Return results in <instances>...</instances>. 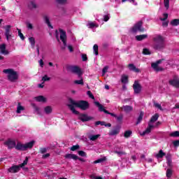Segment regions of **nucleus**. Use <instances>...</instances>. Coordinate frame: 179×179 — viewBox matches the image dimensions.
<instances>
[{
    "mask_svg": "<svg viewBox=\"0 0 179 179\" xmlns=\"http://www.w3.org/2000/svg\"><path fill=\"white\" fill-rule=\"evenodd\" d=\"M69 101L71 103L70 106H73L74 107H77L82 110L83 111H86V110H89L90 107V104L87 101L80 100L78 101H75L72 98H69Z\"/></svg>",
    "mask_w": 179,
    "mask_h": 179,
    "instance_id": "obj_2",
    "label": "nucleus"
},
{
    "mask_svg": "<svg viewBox=\"0 0 179 179\" xmlns=\"http://www.w3.org/2000/svg\"><path fill=\"white\" fill-rule=\"evenodd\" d=\"M155 107H157V108H159V110H162V105L160 103H154Z\"/></svg>",
    "mask_w": 179,
    "mask_h": 179,
    "instance_id": "obj_58",
    "label": "nucleus"
},
{
    "mask_svg": "<svg viewBox=\"0 0 179 179\" xmlns=\"http://www.w3.org/2000/svg\"><path fill=\"white\" fill-rule=\"evenodd\" d=\"M57 3H65L66 2V0H55Z\"/></svg>",
    "mask_w": 179,
    "mask_h": 179,
    "instance_id": "obj_61",
    "label": "nucleus"
},
{
    "mask_svg": "<svg viewBox=\"0 0 179 179\" xmlns=\"http://www.w3.org/2000/svg\"><path fill=\"white\" fill-rule=\"evenodd\" d=\"M47 157H50V153L45 154L42 156L43 159H47Z\"/></svg>",
    "mask_w": 179,
    "mask_h": 179,
    "instance_id": "obj_62",
    "label": "nucleus"
},
{
    "mask_svg": "<svg viewBox=\"0 0 179 179\" xmlns=\"http://www.w3.org/2000/svg\"><path fill=\"white\" fill-rule=\"evenodd\" d=\"M82 59H83V62H86V61H87V55L86 54H83Z\"/></svg>",
    "mask_w": 179,
    "mask_h": 179,
    "instance_id": "obj_55",
    "label": "nucleus"
},
{
    "mask_svg": "<svg viewBox=\"0 0 179 179\" xmlns=\"http://www.w3.org/2000/svg\"><path fill=\"white\" fill-rule=\"evenodd\" d=\"M78 155H79V156H81L82 157H86V156H87L86 152H85V151H83V150L78 151Z\"/></svg>",
    "mask_w": 179,
    "mask_h": 179,
    "instance_id": "obj_49",
    "label": "nucleus"
},
{
    "mask_svg": "<svg viewBox=\"0 0 179 179\" xmlns=\"http://www.w3.org/2000/svg\"><path fill=\"white\" fill-rule=\"evenodd\" d=\"M164 156H166V154L163 152V150H160L159 152L156 155L157 159H163Z\"/></svg>",
    "mask_w": 179,
    "mask_h": 179,
    "instance_id": "obj_26",
    "label": "nucleus"
},
{
    "mask_svg": "<svg viewBox=\"0 0 179 179\" xmlns=\"http://www.w3.org/2000/svg\"><path fill=\"white\" fill-rule=\"evenodd\" d=\"M94 104L96 107H98L99 111H101V113H105V114H108L109 115H111V117H114L115 118V117H117V115H115L113 113H110L108 112V110H106L104 108V106H103V105L101 104L100 102L99 101H95Z\"/></svg>",
    "mask_w": 179,
    "mask_h": 179,
    "instance_id": "obj_9",
    "label": "nucleus"
},
{
    "mask_svg": "<svg viewBox=\"0 0 179 179\" xmlns=\"http://www.w3.org/2000/svg\"><path fill=\"white\" fill-rule=\"evenodd\" d=\"M103 162H106V157L98 159L94 162V164H97L99 163H103Z\"/></svg>",
    "mask_w": 179,
    "mask_h": 179,
    "instance_id": "obj_42",
    "label": "nucleus"
},
{
    "mask_svg": "<svg viewBox=\"0 0 179 179\" xmlns=\"http://www.w3.org/2000/svg\"><path fill=\"white\" fill-rule=\"evenodd\" d=\"M169 83L171 86L173 87L179 88V78H174L173 80H170Z\"/></svg>",
    "mask_w": 179,
    "mask_h": 179,
    "instance_id": "obj_13",
    "label": "nucleus"
},
{
    "mask_svg": "<svg viewBox=\"0 0 179 179\" xmlns=\"http://www.w3.org/2000/svg\"><path fill=\"white\" fill-rule=\"evenodd\" d=\"M120 110H122L124 111V113H131L134 110V108L131 106H123L122 107L120 108Z\"/></svg>",
    "mask_w": 179,
    "mask_h": 179,
    "instance_id": "obj_15",
    "label": "nucleus"
},
{
    "mask_svg": "<svg viewBox=\"0 0 179 179\" xmlns=\"http://www.w3.org/2000/svg\"><path fill=\"white\" fill-rule=\"evenodd\" d=\"M43 19H44L46 24H48V27L50 29H53L52 25H51V22H50V18L48 17V16L44 15Z\"/></svg>",
    "mask_w": 179,
    "mask_h": 179,
    "instance_id": "obj_25",
    "label": "nucleus"
},
{
    "mask_svg": "<svg viewBox=\"0 0 179 179\" xmlns=\"http://www.w3.org/2000/svg\"><path fill=\"white\" fill-rule=\"evenodd\" d=\"M50 79H51L50 77H48L47 76H45L42 78V81L43 82H47L48 80H50Z\"/></svg>",
    "mask_w": 179,
    "mask_h": 179,
    "instance_id": "obj_54",
    "label": "nucleus"
},
{
    "mask_svg": "<svg viewBox=\"0 0 179 179\" xmlns=\"http://www.w3.org/2000/svg\"><path fill=\"white\" fill-rule=\"evenodd\" d=\"M163 16H164V18H160V20H162V22H165V20H167V17H169V14L164 13Z\"/></svg>",
    "mask_w": 179,
    "mask_h": 179,
    "instance_id": "obj_50",
    "label": "nucleus"
},
{
    "mask_svg": "<svg viewBox=\"0 0 179 179\" xmlns=\"http://www.w3.org/2000/svg\"><path fill=\"white\" fill-rule=\"evenodd\" d=\"M131 135H132V131L131 130H127L124 131V138H126L127 139H128V138L131 137Z\"/></svg>",
    "mask_w": 179,
    "mask_h": 179,
    "instance_id": "obj_33",
    "label": "nucleus"
},
{
    "mask_svg": "<svg viewBox=\"0 0 179 179\" xmlns=\"http://www.w3.org/2000/svg\"><path fill=\"white\" fill-rule=\"evenodd\" d=\"M155 128V126L152 125L150 123H148V127L147 129L142 133V136H144V135H146V134H150L152 131V129Z\"/></svg>",
    "mask_w": 179,
    "mask_h": 179,
    "instance_id": "obj_16",
    "label": "nucleus"
},
{
    "mask_svg": "<svg viewBox=\"0 0 179 179\" xmlns=\"http://www.w3.org/2000/svg\"><path fill=\"white\" fill-rule=\"evenodd\" d=\"M133 90L134 94H139L142 92V85H141L138 80L134 81L133 85Z\"/></svg>",
    "mask_w": 179,
    "mask_h": 179,
    "instance_id": "obj_10",
    "label": "nucleus"
},
{
    "mask_svg": "<svg viewBox=\"0 0 179 179\" xmlns=\"http://www.w3.org/2000/svg\"><path fill=\"white\" fill-rule=\"evenodd\" d=\"M27 163H29V157H26L25 159L24 160L23 163L21 164H19L20 169H24V166L27 165Z\"/></svg>",
    "mask_w": 179,
    "mask_h": 179,
    "instance_id": "obj_30",
    "label": "nucleus"
},
{
    "mask_svg": "<svg viewBox=\"0 0 179 179\" xmlns=\"http://www.w3.org/2000/svg\"><path fill=\"white\" fill-rule=\"evenodd\" d=\"M32 106L34 108V111L36 114H38V115H40V114H41V110L40 109V108H38L37 106H36V104L32 103Z\"/></svg>",
    "mask_w": 179,
    "mask_h": 179,
    "instance_id": "obj_24",
    "label": "nucleus"
},
{
    "mask_svg": "<svg viewBox=\"0 0 179 179\" xmlns=\"http://www.w3.org/2000/svg\"><path fill=\"white\" fill-rule=\"evenodd\" d=\"M132 33H143L145 31V28L143 27V21L141 20L136 22L134 27L131 28Z\"/></svg>",
    "mask_w": 179,
    "mask_h": 179,
    "instance_id": "obj_8",
    "label": "nucleus"
},
{
    "mask_svg": "<svg viewBox=\"0 0 179 179\" xmlns=\"http://www.w3.org/2000/svg\"><path fill=\"white\" fill-rule=\"evenodd\" d=\"M172 176H173V170H171V169H168L166 170V177H167V178H171Z\"/></svg>",
    "mask_w": 179,
    "mask_h": 179,
    "instance_id": "obj_38",
    "label": "nucleus"
},
{
    "mask_svg": "<svg viewBox=\"0 0 179 179\" xmlns=\"http://www.w3.org/2000/svg\"><path fill=\"white\" fill-rule=\"evenodd\" d=\"M55 36L59 43H61V41L63 43L64 47L62 48V50H65V48H66V32L59 28L58 30L55 31Z\"/></svg>",
    "mask_w": 179,
    "mask_h": 179,
    "instance_id": "obj_4",
    "label": "nucleus"
},
{
    "mask_svg": "<svg viewBox=\"0 0 179 179\" xmlns=\"http://www.w3.org/2000/svg\"><path fill=\"white\" fill-rule=\"evenodd\" d=\"M17 30H18V36H19V37L21 38V40H24V36L22 33V31L20 29H17Z\"/></svg>",
    "mask_w": 179,
    "mask_h": 179,
    "instance_id": "obj_47",
    "label": "nucleus"
},
{
    "mask_svg": "<svg viewBox=\"0 0 179 179\" xmlns=\"http://www.w3.org/2000/svg\"><path fill=\"white\" fill-rule=\"evenodd\" d=\"M35 100L39 103H45V101H47V99L43 96H36Z\"/></svg>",
    "mask_w": 179,
    "mask_h": 179,
    "instance_id": "obj_20",
    "label": "nucleus"
},
{
    "mask_svg": "<svg viewBox=\"0 0 179 179\" xmlns=\"http://www.w3.org/2000/svg\"><path fill=\"white\" fill-rule=\"evenodd\" d=\"M29 41L33 47H34V45L36 44V40L33 37L29 38Z\"/></svg>",
    "mask_w": 179,
    "mask_h": 179,
    "instance_id": "obj_44",
    "label": "nucleus"
},
{
    "mask_svg": "<svg viewBox=\"0 0 179 179\" xmlns=\"http://www.w3.org/2000/svg\"><path fill=\"white\" fill-rule=\"evenodd\" d=\"M143 54L144 55H150V51L149 50V49L148 48H144L143 50Z\"/></svg>",
    "mask_w": 179,
    "mask_h": 179,
    "instance_id": "obj_46",
    "label": "nucleus"
},
{
    "mask_svg": "<svg viewBox=\"0 0 179 179\" xmlns=\"http://www.w3.org/2000/svg\"><path fill=\"white\" fill-rule=\"evenodd\" d=\"M121 82L124 85L128 82V76L122 75L121 77Z\"/></svg>",
    "mask_w": 179,
    "mask_h": 179,
    "instance_id": "obj_36",
    "label": "nucleus"
},
{
    "mask_svg": "<svg viewBox=\"0 0 179 179\" xmlns=\"http://www.w3.org/2000/svg\"><path fill=\"white\" fill-rule=\"evenodd\" d=\"M68 159H72L76 162L79 159V157L75 154H68Z\"/></svg>",
    "mask_w": 179,
    "mask_h": 179,
    "instance_id": "obj_29",
    "label": "nucleus"
},
{
    "mask_svg": "<svg viewBox=\"0 0 179 179\" xmlns=\"http://www.w3.org/2000/svg\"><path fill=\"white\" fill-rule=\"evenodd\" d=\"M27 27L28 29H33V24H31V23H30V22H27Z\"/></svg>",
    "mask_w": 179,
    "mask_h": 179,
    "instance_id": "obj_59",
    "label": "nucleus"
},
{
    "mask_svg": "<svg viewBox=\"0 0 179 179\" xmlns=\"http://www.w3.org/2000/svg\"><path fill=\"white\" fill-rule=\"evenodd\" d=\"M70 70L73 73H76L78 75L79 80H74L75 85H81L83 86L85 85V83H83V77L82 76L83 75V72L82 71V69L79 68L78 66H70Z\"/></svg>",
    "mask_w": 179,
    "mask_h": 179,
    "instance_id": "obj_5",
    "label": "nucleus"
},
{
    "mask_svg": "<svg viewBox=\"0 0 179 179\" xmlns=\"http://www.w3.org/2000/svg\"><path fill=\"white\" fill-rule=\"evenodd\" d=\"M154 44L152 45V48L156 50L157 51H162V50H164L166 47V43L164 42V37L162 35H157L153 38Z\"/></svg>",
    "mask_w": 179,
    "mask_h": 179,
    "instance_id": "obj_1",
    "label": "nucleus"
},
{
    "mask_svg": "<svg viewBox=\"0 0 179 179\" xmlns=\"http://www.w3.org/2000/svg\"><path fill=\"white\" fill-rule=\"evenodd\" d=\"M10 25H7L5 27V36L6 40H10V38H12V31L10 29Z\"/></svg>",
    "mask_w": 179,
    "mask_h": 179,
    "instance_id": "obj_11",
    "label": "nucleus"
},
{
    "mask_svg": "<svg viewBox=\"0 0 179 179\" xmlns=\"http://www.w3.org/2000/svg\"><path fill=\"white\" fill-rule=\"evenodd\" d=\"M29 8H30V9H36V8H37V4H36V1H30L29 3Z\"/></svg>",
    "mask_w": 179,
    "mask_h": 179,
    "instance_id": "obj_35",
    "label": "nucleus"
},
{
    "mask_svg": "<svg viewBox=\"0 0 179 179\" xmlns=\"http://www.w3.org/2000/svg\"><path fill=\"white\" fill-rule=\"evenodd\" d=\"M147 37L148 34L137 35L136 36V40L137 41H142V40H145Z\"/></svg>",
    "mask_w": 179,
    "mask_h": 179,
    "instance_id": "obj_22",
    "label": "nucleus"
},
{
    "mask_svg": "<svg viewBox=\"0 0 179 179\" xmlns=\"http://www.w3.org/2000/svg\"><path fill=\"white\" fill-rule=\"evenodd\" d=\"M143 112H141L140 113V115H139V116H138V119H137V122H136V125H138V124H141V121H142V120H143Z\"/></svg>",
    "mask_w": 179,
    "mask_h": 179,
    "instance_id": "obj_34",
    "label": "nucleus"
},
{
    "mask_svg": "<svg viewBox=\"0 0 179 179\" xmlns=\"http://www.w3.org/2000/svg\"><path fill=\"white\" fill-rule=\"evenodd\" d=\"M173 146H175V148H178V146H179V140L174 141L173 142Z\"/></svg>",
    "mask_w": 179,
    "mask_h": 179,
    "instance_id": "obj_56",
    "label": "nucleus"
},
{
    "mask_svg": "<svg viewBox=\"0 0 179 179\" xmlns=\"http://www.w3.org/2000/svg\"><path fill=\"white\" fill-rule=\"evenodd\" d=\"M128 67L129 68L130 71H133V72H136V73H139V72H141V70L136 68V66L134 65V64H129L128 65Z\"/></svg>",
    "mask_w": 179,
    "mask_h": 179,
    "instance_id": "obj_18",
    "label": "nucleus"
},
{
    "mask_svg": "<svg viewBox=\"0 0 179 179\" xmlns=\"http://www.w3.org/2000/svg\"><path fill=\"white\" fill-rule=\"evenodd\" d=\"M164 6L166 9L170 8V0H164Z\"/></svg>",
    "mask_w": 179,
    "mask_h": 179,
    "instance_id": "obj_45",
    "label": "nucleus"
},
{
    "mask_svg": "<svg viewBox=\"0 0 179 179\" xmlns=\"http://www.w3.org/2000/svg\"><path fill=\"white\" fill-rule=\"evenodd\" d=\"M89 26H90V29H93V27H96V24H94V23H93V22H91L89 24Z\"/></svg>",
    "mask_w": 179,
    "mask_h": 179,
    "instance_id": "obj_63",
    "label": "nucleus"
},
{
    "mask_svg": "<svg viewBox=\"0 0 179 179\" xmlns=\"http://www.w3.org/2000/svg\"><path fill=\"white\" fill-rule=\"evenodd\" d=\"M0 50L3 55H8L9 54V52L6 50V45L5 44L0 45Z\"/></svg>",
    "mask_w": 179,
    "mask_h": 179,
    "instance_id": "obj_17",
    "label": "nucleus"
},
{
    "mask_svg": "<svg viewBox=\"0 0 179 179\" xmlns=\"http://www.w3.org/2000/svg\"><path fill=\"white\" fill-rule=\"evenodd\" d=\"M170 136H172L173 138H178L179 137V131H176L170 134Z\"/></svg>",
    "mask_w": 179,
    "mask_h": 179,
    "instance_id": "obj_41",
    "label": "nucleus"
},
{
    "mask_svg": "<svg viewBox=\"0 0 179 179\" xmlns=\"http://www.w3.org/2000/svg\"><path fill=\"white\" fill-rule=\"evenodd\" d=\"M108 71V66H105L102 69L103 75L107 73V71Z\"/></svg>",
    "mask_w": 179,
    "mask_h": 179,
    "instance_id": "obj_52",
    "label": "nucleus"
},
{
    "mask_svg": "<svg viewBox=\"0 0 179 179\" xmlns=\"http://www.w3.org/2000/svg\"><path fill=\"white\" fill-rule=\"evenodd\" d=\"M3 73H6L8 75V78L10 82H15L17 80V73L16 71H13L12 69H4L3 71Z\"/></svg>",
    "mask_w": 179,
    "mask_h": 179,
    "instance_id": "obj_7",
    "label": "nucleus"
},
{
    "mask_svg": "<svg viewBox=\"0 0 179 179\" xmlns=\"http://www.w3.org/2000/svg\"><path fill=\"white\" fill-rule=\"evenodd\" d=\"M44 113L45 114H51L52 113V107H51V106H45L44 108Z\"/></svg>",
    "mask_w": 179,
    "mask_h": 179,
    "instance_id": "obj_28",
    "label": "nucleus"
},
{
    "mask_svg": "<svg viewBox=\"0 0 179 179\" xmlns=\"http://www.w3.org/2000/svg\"><path fill=\"white\" fill-rule=\"evenodd\" d=\"M93 50L95 55H99V45L97 44L94 45Z\"/></svg>",
    "mask_w": 179,
    "mask_h": 179,
    "instance_id": "obj_40",
    "label": "nucleus"
},
{
    "mask_svg": "<svg viewBox=\"0 0 179 179\" xmlns=\"http://www.w3.org/2000/svg\"><path fill=\"white\" fill-rule=\"evenodd\" d=\"M151 68L155 71V72H162L164 71V68L159 67V66H156V67H154V66H151Z\"/></svg>",
    "mask_w": 179,
    "mask_h": 179,
    "instance_id": "obj_32",
    "label": "nucleus"
},
{
    "mask_svg": "<svg viewBox=\"0 0 179 179\" xmlns=\"http://www.w3.org/2000/svg\"><path fill=\"white\" fill-rule=\"evenodd\" d=\"M120 134V127L119 126L116 127L115 129L111 130L109 133V135L111 136H114L115 135H118Z\"/></svg>",
    "mask_w": 179,
    "mask_h": 179,
    "instance_id": "obj_19",
    "label": "nucleus"
},
{
    "mask_svg": "<svg viewBox=\"0 0 179 179\" xmlns=\"http://www.w3.org/2000/svg\"><path fill=\"white\" fill-rule=\"evenodd\" d=\"M95 125H101L102 127L106 125V122L96 121Z\"/></svg>",
    "mask_w": 179,
    "mask_h": 179,
    "instance_id": "obj_53",
    "label": "nucleus"
},
{
    "mask_svg": "<svg viewBox=\"0 0 179 179\" xmlns=\"http://www.w3.org/2000/svg\"><path fill=\"white\" fill-rule=\"evenodd\" d=\"M4 145L8 146V149H13V148H16V142L13 140L9 139L4 143Z\"/></svg>",
    "mask_w": 179,
    "mask_h": 179,
    "instance_id": "obj_12",
    "label": "nucleus"
},
{
    "mask_svg": "<svg viewBox=\"0 0 179 179\" xmlns=\"http://www.w3.org/2000/svg\"><path fill=\"white\" fill-rule=\"evenodd\" d=\"M68 50H69V52H73V46L69 45Z\"/></svg>",
    "mask_w": 179,
    "mask_h": 179,
    "instance_id": "obj_57",
    "label": "nucleus"
},
{
    "mask_svg": "<svg viewBox=\"0 0 179 179\" xmlns=\"http://www.w3.org/2000/svg\"><path fill=\"white\" fill-rule=\"evenodd\" d=\"M78 149H80V146H79V145H73L70 148V150H71V152H75V150H78Z\"/></svg>",
    "mask_w": 179,
    "mask_h": 179,
    "instance_id": "obj_43",
    "label": "nucleus"
},
{
    "mask_svg": "<svg viewBox=\"0 0 179 179\" xmlns=\"http://www.w3.org/2000/svg\"><path fill=\"white\" fill-rule=\"evenodd\" d=\"M69 108H70L71 111H72L73 114H75L76 115H78V118L82 122H89V121H92L93 120V117L89 116L86 113H80L79 111L76 110L75 109V106L72 105H68Z\"/></svg>",
    "mask_w": 179,
    "mask_h": 179,
    "instance_id": "obj_3",
    "label": "nucleus"
},
{
    "mask_svg": "<svg viewBox=\"0 0 179 179\" xmlns=\"http://www.w3.org/2000/svg\"><path fill=\"white\" fill-rule=\"evenodd\" d=\"M171 26H178L179 25V19H173L171 21Z\"/></svg>",
    "mask_w": 179,
    "mask_h": 179,
    "instance_id": "obj_37",
    "label": "nucleus"
},
{
    "mask_svg": "<svg viewBox=\"0 0 179 179\" xmlns=\"http://www.w3.org/2000/svg\"><path fill=\"white\" fill-rule=\"evenodd\" d=\"M39 65L43 68L44 66V62H43V59L39 60Z\"/></svg>",
    "mask_w": 179,
    "mask_h": 179,
    "instance_id": "obj_64",
    "label": "nucleus"
},
{
    "mask_svg": "<svg viewBox=\"0 0 179 179\" xmlns=\"http://www.w3.org/2000/svg\"><path fill=\"white\" fill-rule=\"evenodd\" d=\"M110 20V14L103 15V22H108Z\"/></svg>",
    "mask_w": 179,
    "mask_h": 179,
    "instance_id": "obj_51",
    "label": "nucleus"
},
{
    "mask_svg": "<svg viewBox=\"0 0 179 179\" xmlns=\"http://www.w3.org/2000/svg\"><path fill=\"white\" fill-rule=\"evenodd\" d=\"M20 171V166L19 165H15L8 169L9 173H19Z\"/></svg>",
    "mask_w": 179,
    "mask_h": 179,
    "instance_id": "obj_14",
    "label": "nucleus"
},
{
    "mask_svg": "<svg viewBox=\"0 0 179 179\" xmlns=\"http://www.w3.org/2000/svg\"><path fill=\"white\" fill-rule=\"evenodd\" d=\"M34 146V141H30L25 144H23L20 142H17L15 145L16 150H21L24 152V150H27V149H31Z\"/></svg>",
    "mask_w": 179,
    "mask_h": 179,
    "instance_id": "obj_6",
    "label": "nucleus"
},
{
    "mask_svg": "<svg viewBox=\"0 0 179 179\" xmlns=\"http://www.w3.org/2000/svg\"><path fill=\"white\" fill-rule=\"evenodd\" d=\"M22 111H24V106H22V104H20V103H18V104L17 106L16 113H17V114H20V113H22Z\"/></svg>",
    "mask_w": 179,
    "mask_h": 179,
    "instance_id": "obj_21",
    "label": "nucleus"
},
{
    "mask_svg": "<svg viewBox=\"0 0 179 179\" xmlns=\"http://www.w3.org/2000/svg\"><path fill=\"white\" fill-rule=\"evenodd\" d=\"M87 96H89L90 99H92V100H94V95H93V93H92V91H87Z\"/></svg>",
    "mask_w": 179,
    "mask_h": 179,
    "instance_id": "obj_48",
    "label": "nucleus"
},
{
    "mask_svg": "<svg viewBox=\"0 0 179 179\" xmlns=\"http://www.w3.org/2000/svg\"><path fill=\"white\" fill-rule=\"evenodd\" d=\"M163 61H164V59H159L156 62L152 63L151 66H154L156 68V66H159V65H160V64L163 62Z\"/></svg>",
    "mask_w": 179,
    "mask_h": 179,
    "instance_id": "obj_31",
    "label": "nucleus"
},
{
    "mask_svg": "<svg viewBox=\"0 0 179 179\" xmlns=\"http://www.w3.org/2000/svg\"><path fill=\"white\" fill-rule=\"evenodd\" d=\"M159 120V113H155L150 120V122H156V121Z\"/></svg>",
    "mask_w": 179,
    "mask_h": 179,
    "instance_id": "obj_27",
    "label": "nucleus"
},
{
    "mask_svg": "<svg viewBox=\"0 0 179 179\" xmlns=\"http://www.w3.org/2000/svg\"><path fill=\"white\" fill-rule=\"evenodd\" d=\"M115 118H116L117 122H122V120H124V115L120 114L118 116L116 115V117Z\"/></svg>",
    "mask_w": 179,
    "mask_h": 179,
    "instance_id": "obj_39",
    "label": "nucleus"
},
{
    "mask_svg": "<svg viewBox=\"0 0 179 179\" xmlns=\"http://www.w3.org/2000/svg\"><path fill=\"white\" fill-rule=\"evenodd\" d=\"M100 136V134H96V135H90L88 136L90 141H92V142H94L95 141H97Z\"/></svg>",
    "mask_w": 179,
    "mask_h": 179,
    "instance_id": "obj_23",
    "label": "nucleus"
},
{
    "mask_svg": "<svg viewBox=\"0 0 179 179\" xmlns=\"http://www.w3.org/2000/svg\"><path fill=\"white\" fill-rule=\"evenodd\" d=\"M166 159L167 162L171 160V155L167 154L166 156Z\"/></svg>",
    "mask_w": 179,
    "mask_h": 179,
    "instance_id": "obj_60",
    "label": "nucleus"
}]
</instances>
